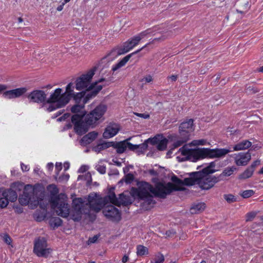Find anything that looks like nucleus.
I'll return each mask as SVG.
<instances>
[{"instance_id":"nucleus-4","label":"nucleus","mask_w":263,"mask_h":263,"mask_svg":"<svg viewBox=\"0 0 263 263\" xmlns=\"http://www.w3.org/2000/svg\"><path fill=\"white\" fill-rule=\"evenodd\" d=\"M96 67L89 70L85 74H82L76 80V88L78 90H82L83 89L92 90L93 96L96 94L102 89V86L98 85V83L104 81V79H100L98 81L90 85V82L94 76L96 70Z\"/></svg>"},{"instance_id":"nucleus-20","label":"nucleus","mask_w":263,"mask_h":263,"mask_svg":"<svg viewBox=\"0 0 263 263\" xmlns=\"http://www.w3.org/2000/svg\"><path fill=\"white\" fill-rule=\"evenodd\" d=\"M119 124L116 123H109L105 128L103 133V137L105 139L111 138L116 136L120 130Z\"/></svg>"},{"instance_id":"nucleus-31","label":"nucleus","mask_w":263,"mask_h":263,"mask_svg":"<svg viewBox=\"0 0 263 263\" xmlns=\"http://www.w3.org/2000/svg\"><path fill=\"white\" fill-rule=\"evenodd\" d=\"M49 222L50 226L54 229L60 226L62 223V221L59 217H54L50 218Z\"/></svg>"},{"instance_id":"nucleus-53","label":"nucleus","mask_w":263,"mask_h":263,"mask_svg":"<svg viewBox=\"0 0 263 263\" xmlns=\"http://www.w3.org/2000/svg\"><path fill=\"white\" fill-rule=\"evenodd\" d=\"M134 114L137 116L142 118H143V119H149L150 117V116L148 114H146V113L141 114V113H137V112H135Z\"/></svg>"},{"instance_id":"nucleus-62","label":"nucleus","mask_w":263,"mask_h":263,"mask_svg":"<svg viewBox=\"0 0 263 263\" xmlns=\"http://www.w3.org/2000/svg\"><path fill=\"white\" fill-rule=\"evenodd\" d=\"M87 168L86 166H81L80 169L79 170V172L80 173H83L87 170Z\"/></svg>"},{"instance_id":"nucleus-43","label":"nucleus","mask_w":263,"mask_h":263,"mask_svg":"<svg viewBox=\"0 0 263 263\" xmlns=\"http://www.w3.org/2000/svg\"><path fill=\"white\" fill-rule=\"evenodd\" d=\"M9 203V201L7 200V198L3 196L0 198V208H6Z\"/></svg>"},{"instance_id":"nucleus-55","label":"nucleus","mask_w":263,"mask_h":263,"mask_svg":"<svg viewBox=\"0 0 263 263\" xmlns=\"http://www.w3.org/2000/svg\"><path fill=\"white\" fill-rule=\"evenodd\" d=\"M69 116H70L69 114H68V113L64 114L62 116H61V117L57 119V121H64V120H65L67 118H68V117H69Z\"/></svg>"},{"instance_id":"nucleus-49","label":"nucleus","mask_w":263,"mask_h":263,"mask_svg":"<svg viewBox=\"0 0 263 263\" xmlns=\"http://www.w3.org/2000/svg\"><path fill=\"white\" fill-rule=\"evenodd\" d=\"M50 105L48 106V107L44 106V107L46 108V110L49 111L51 112L52 111L58 108L57 107V104L54 103H49Z\"/></svg>"},{"instance_id":"nucleus-6","label":"nucleus","mask_w":263,"mask_h":263,"mask_svg":"<svg viewBox=\"0 0 263 263\" xmlns=\"http://www.w3.org/2000/svg\"><path fill=\"white\" fill-rule=\"evenodd\" d=\"M85 201L82 198H77L72 201V209L70 212L71 218L74 221H79L82 217V214H89L90 211H92L89 203H84Z\"/></svg>"},{"instance_id":"nucleus-54","label":"nucleus","mask_w":263,"mask_h":263,"mask_svg":"<svg viewBox=\"0 0 263 263\" xmlns=\"http://www.w3.org/2000/svg\"><path fill=\"white\" fill-rule=\"evenodd\" d=\"M260 164V161L259 160H256L254 161L250 166H249V167L252 170L253 172H254L255 167L256 166Z\"/></svg>"},{"instance_id":"nucleus-1","label":"nucleus","mask_w":263,"mask_h":263,"mask_svg":"<svg viewBox=\"0 0 263 263\" xmlns=\"http://www.w3.org/2000/svg\"><path fill=\"white\" fill-rule=\"evenodd\" d=\"M196 173L197 172L192 173L190 175L191 177L185 178L183 181L176 176H173L172 178V180L174 184L172 183L164 184L162 182H158L156 184L155 187L147 182H143L138 190V196L139 198L144 201L143 205L147 204L151 206L155 203L153 200V196L165 198L172 191L181 190L180 187H177V185L181 186L182 185L197 184L198 176L195 175Z\"/></svg>"},{"instance_id":"nucleus-56","label":"nucleus","mask_w":263,"mask_h":263,"mask_svg":"<svg viewBox=\"0 0 263 263\" xmlns=\"http://www.w3.org/2000/svg\"><path fill=\"white\" fill-rule=\"evenodd\" d=\"M21 166L22 171L24 172H27L29 170V167L28 165H25L24 163H22L21 164Z\"/></svg>"},{"instance_id":"nucleus-12","label":"nucleus","mask_w":263,"mask_h":263,"mask_svg":"<svg viewBox=\"0 0 263 263\" xmlns=\"http://www.w3.org/2000/svg\"><path fill=\"white\" fill-rule=\"evenodd\" d=\"M106 111V107L104 105L100 104L97 106L92 111L88 114L85 120L87 124L92 125L100 120Z\"/></svg>"},{"instance_id":"nucleus-11","label":"nucleus","mask_w":263,"mask_h":263,"mask_svg":"<svg viewBox=\"0 0 263 263\" xmlns=\"http://www.w3.org/2000/svg\"><path fill=\"white\" fill-rule=\"evenodd\" d=\"M33 252L39 257H47L51 249L47 248V241L44 238L39 237L34 241Z\"/></svg>"},{"instance_id":"nucleus-59","label":"nucleus","mask_w":263,"mask_h":263,"mask_svg":"<svg viewBox=\"0 0 263 263\" xmlns=\"http://www.w3.org/2000/svg\"><path fill=\"white\" fill-rule=\"evenodd\" d=\"M168 79H171L172 81H176L177 79V75H172L170 77H168Z\"/></svg>"},{"instance_id":"nucleus-17","label":"nucleus","mask_w":263,"mask_h":263,"mask_svg":"<svg viewBox=\"0 0 263 263\" xmlns=\"http://www.w3.org/2000/svg\"><path fill=\"white\" fill-rule=\"evenodd\" d=\"M234 161L237 166H245L251 159V155L249 152L239 153L234 155Z\"/></svg>"},{"instance_id":"nucleus-37","label":"nucleus","mask_w":263,"mask_h":263,"mask_svg":"<svg viewBox=\"0 0 263 263\" xmlns=\"http://www.w3.org/2000/svg\"><path fill=\"white\" fill-rule=\"evenodd\" d=\"M255 194L253 190H247L240 192L239 195L243 198H248Z\"/></svg>"},{"instance_id":"nucleus-14","label":"nucleus","mask_w":263,"mask_h":263,"mask_svg":"<svg viewBox=\"0 0 263 263\" xmlns=\"http://www.w3.org/2000/svg\"><path fill=\"white\" fill-rule=\"evenodd\" d=\"M47 95L45 92L41 90H35L31 91L27 96L30 102L42 103L46 101Z\"/></svg>"},{"instance_id":"nucleus-51","label":"nucleus","mask_w":263,"mask_h":263,"mask_svg":"<svg viewBox=\"0 0 263 263\" xmlns=\"http://www.w3.org/2000/svg\"><path fill=\"white\" fill-rule=\"evenodd\" d=\"M99 235H95L92 237H90L87 241L88 245H90L91 243H94L97 242L98 239L99 238Z\"/></svg>"},{"instance_id":"nucleus-23","label":"nucleus","mask_w":263,"mask_h":263,"mask_svg":"<svg viewBox=\"0 0 263 263\" xmlns=\"http://www.w3.org/2000/svg\"><path fill=\"white\" fill-rule=\"evenodd\" d=\"M74 86L73 83H69L66 87L65 91L64 92L66 94V97L68 99V102L71 97L74 99L81 98L83 97L84 93L83 92L76 93L74 91Z\"/></svg>"},{"instance_id":"nucleus-30","label":"nucleus","mask_w":263,"mask_h":263,"mask_svg":"<svg viewBox=\"0 0 263 263\" xmlns=\"http://www.w3.org/2000/svg\"><path fill=\"white\" fill-rule=\"evenodd\" d=\"M254 172L252 170L248 167L242 173L238 176L240 180H246L251 178L253 175Z\"/></svg>"},{"instance_id":"nucleus-13","label":"nucleus","mask_w":263,"mask_h":263,"mask_svg":"<svg viewBox=\"0 0 263 263\" xmlns=\"http://www.w3.org/2000/svg\"><path fill=\"white\" fill-rule=\"evenodd\" d=\"M27 91L26 87H20L15 89L5 91L3 97L6 99H14L23 97Z\"/></svg>"},{"instance_id":"nucleus-10","label":"nucleus","mask_w":263,"mask_h":263,"mask_svg":"<svg viewBox=\"0 0 263 263\" xmlns=\"http://www.w3.org/2000/svg\"><path fill=\"white\" fill-rule=\"evenodd\" d=\"M48 103H54L57 104V107L62 108L68 103V99L66 97V94L63 92L61 88L55 89L50 93L49 97L47 99Z\"/></svg>"},{"instance_id":"nucleus-36","label":"nucleus","mask_w":263,"mask_h":263,"mask_svg":"<svg viewBox=\"0 0 263 263\" xmlns=\"http://www.w3.org/2000/svg\"><path fill=\"white\" fill-rule=\"evenodd\" d=\"M127 148V142H122L117 145V151L118 153H123Z\"/></svg>"},{"instance_id":"nucleus-9","label":"nucleus","mask_w":263,"mask_h":263,"mask_svg":"<svg viewBox=\"0 0 263 263\" xmlns=\"http://www.w3.org/2000/svg\"><path fill=\"white\" fill-rule=\"evenodd\" d=\"M51 206L58 215L64 218L69 215V206L67 203V198L65 195H61L56 199L52 198Z\"/></svg>"},{"instance_id":"nucleus-44","label":"nucleus","mask_w":263,"mask_h":263,"mask_svg":"<svg viewBox=\"0 0 263 263\" xmlns=\"http://www.w3.org/2000/svg\"><path fill=\"white\" fill-rule=\"evenodd\" d=\"M96 168L101 174H104L106 173V166L104 165L98 164L96 166Z\"/></svg>"},{"instance_id":"nucleus-5","label":"nucleus","mask_w":263,"mask_h":263,"mask_svg":"<svg viewBox=\"0 0 263 263\" xmlns=\"http://www.w3.org/2000/svg\"><path fill=\"white\" fill-rule=\"evenodd\" d=\"M114 192V188L109 190L108 195L104 198L96 194H90L87 198L90 209L95 212H99L105 203L108 201L116 205L119 203Z\"/></svg>"},{"instance_id":"nucleus-50","label":"nucleus","mask_w":263,"mask_h":263,"mask_svg":"<svg viewBox=\"0 0 263 263\" xmlns=\"http://www.w3.org/2000/svg\"><path fill=\"white\" fill-rule=\"evenodd\" d=\"M62 169V164L61 163H56L55 164V176H58L60 172Z\"/></svg>"},{"instance_id":"nucleus-28","label":"nucleus","mask_w":263,"mask_h":263,"mask_svg":"<svg viewBox=\"0 0 263 263\" xmlns=\"http://www.w3.org/2000/svg\"><path fill=\"white\" fill-rule=\"evenodd\" d=\"M205 208L204 203L200 202L193 204L190 209V212L192 214H196L203 211Z\"/></svg>"},{"instance_id":"nucleus-57","label":"nucleus","mask_w":263,"mask_h":263,"mask_svg":"<svg viewBox=\"0 0 263 263\" xmlns=\"http://www.w3.org/2000/svg\"><path fill=\"white\" fill-rule=\"evenodd\" d=\"M66 3H65V1L64 0V1L62 3V4L58 6V7L57 8V10L58 11H61L63 9L64 6Z\"/></svg>"},{"instance_id":"nucleus-64","label":"nucleus","mask_w":263,"mask_h":263,"mask_svg":"<svg viewBox=\"0 0 263 263\" xmlns=\"http://www.w3.org/2000/svg\"><path fill=\"white\" fill-rule=\"evenodd\" d=\"M64 167L65 171L67 170L69 168V163H65L64 164Z\"/></svg>"},{"instance_id":"nucleus-15","label":"nucleus","mask_w":263,"mask_h":263,"mask_svg":"<svg viewBox=\"0 0 263 263\" xmlns=\"http://www.w3.org/2000/svg\"><path fill=\"white\" fill-rule=\"evenodd\" d=\"M104 216L112 221H119L121 215L118 209L112 205L106 207L103 211Z\"/></svg>"},{"instance_id":"nucleus-52","label":"nucleus","mask_w":263,"mask_h":263,"mask_svg":"<svg viewBox=\"0 0 263 263\" xmlns=\"http://www.w3.org/2000/svg\"><path fill=\"white\" fill-rule=\"evenodd\" d=\"M167 37V35H163L160 37L154 39L152 42V43H155L156 42H162Z\"/></svg>"},{"instance_id":"nucleus-63","label":"nucleus","mask_w":263,"mask_h":263,"mask_svg":"<svg viewBox=\"0 0 263 263\" xmlns=\"http://www.w3.org/2000/svg\"><path fill=\"white\" fill-rule=\"evenodd\" d=\"M128 256L125 255L123 257V258L122 259V261L123 262L125 263L128 261Z\"/></svg>"},{"instance_id":"nucleus-22","label":"nucleus","mask_w":263,"mask_h":263,"mask_svg":"<svg viewBox=\"0 0 263 263\" xmlns=\"http://www.w3.org/2000/svg\"><path fill=\"white\" fill-rule=\"evenodd\" d=\"M72 122L74 124V131L78 135H82L88 131V126L89 125L87 124L86 120L85 123L82 121V120H76L75 122Z\"/></svg>"},{"instance_id":"nucleus-32","label":"nucleus","mask_w":263,"mask_h":263,"mask_svg":"<svg viewBox=\"0 0 263 263\" xmlns=\"http://www.w3.org/2000/svg\"><path fill=\"white\" fill-rule=\"evenodd\" d=\"M110 146V144L107 142L100 143L94 146L92 148L93 151L97 153H100L102 151L108 148Z\"/></svg>"},{"instance_id":"nucleus-41","label":"nucleus","mask_w":263,"mask_h":263,"mask_svg":"<svg viewBox=\"0 0 263 263\" xmlns=\"http://www.w3.org/2000/svg\"><path fill=\"white\" fill-rule=\"evenodd\" d=\"M182 137V140H179L177 141L176 142L174 143V147H177L180 146H181L182 144H183L184 143L186 142L189 138H188V136L186 135L185 137L184 136H181Z\"/></svg>"},{"instance_id":"nucleus-27","label":"nucleus","mask_w":263,"mask_h":263,"mask_svg":"<svg viewBox=\"0 0 263 263\" xmlns=\"http://www.w3.org/2000/svg\"><path fill=\"white\" fill-rule=\"evenodd\" d=\"M251 145L252 143L249 140H243L234 146L233 151H238L244 150L249 148L251 146Z\"/></svg>"},{"instance_id":"nucleus-25","label":"nucleus","mask_w":263,"mask_h":263,"mask_svg":"<svg viewBox=\"0 0 263 263\" xmlns=\"http://www.w3.org/2000/svg\"><path fill=\"white\" fill-rule=\"evenodd\" d=\"M2 196L7 198L8 201L14 202L17 198V194L16 192L11 189L4 191L2 193Z\"/></svg>"},{"instance_id":"nucleus-60","label":"nucleus","mask_w":263,"mask_h":263,"mask_svg":"<svg viewBox=\"0 0 263 263\" xmlns=\"http://www.w3.org/2000/svg\"><path fill=\"white\" fill-rule=\"evenodd\" d=\"M53 167V164L52 163H48L47 165V169L51 171L52 170Z\"/></svg>"},{"instance_id":"nucleus-35","label":"nucleus","mask_w":263,"mask_h":263,"mask_svg":"<svg viewBox=\"0 0 263 263\" xmlns=\"http://www.w3.org/2000/svg\"><path fill=\"white\" fill-rule=\"evenodd\" d=\"M209 143L205 139L194 140L189 144L190 146L206 145Z\"/></svg>"},{"instance_id":"nucleus-33","label":"nucleus","mask_w":263,"mask_h":263,"mask_svg":"<svg viewBox=\"0 0 263 263\" xmlns=\"http://www.w3.org/2000/svg\"><path fill=\"white\" fill-rule=\"evenodd\" d=\"M148 254V249L147 247L142 246L138 245L137 246V254L138 256H143Z\"/></svg>"},{"instance_id":"nucleus-61","label":"nucleus","mask_w":263,"mask_h":263,"mask_svg":"<svg viewBox=\"0 0 263 263\" xmlns=\"http://www.w3.org/2000/svg\"><path fill=\"white\" fill-rule=\"evenodd\" d=\"M148 172L151 175H153V176H157L158 175L157 172L153 169L149 170L148 171Z\"/></svg>"},{"instance_id":"nucleus-47","label":"nucleus","mask_w":263,"mask_h":263,"mask_svg":"<svg viewBox=\"0 0 263 263\" xmlns=\"http://www.w3.org/2000/svg\"><path fill=\"white\" fill-rule=\"evenodd\" d=\"M153 80V77L151 75H147L142 78L141 80L143 83H150Z\"/></svg>"},{"instance_id":"nucleus-40","label":"nucleus","mask_w":263,"mask_h":263,"mask_svg":"<svg viewBox=\"0 0 263 263\" xmlns=\"http://www.w3.org/2000/svg\"><path fill=\"white\" fill-rule=\"evenodd\" d=\"M164 261V256L161 254L156 255L153 259L151 261L152 263H163Z\"/></svg>"},{"instance_id":"nucleus-58","label":"nucleus","mask_w":263,"mask_h":263,"mask_svg":"<svg viewBox=\"0 0 263 263\" xmlns=\"http://www.w3.org/2000/svg\"><path fill=\"white\" fill-rule=\"evenodd\" d=\"M7 89V86L5 84H0V93L4 91Z\"/></svg>"},{"instance_id":"nucleus-18","label":"nucleus","mask_w":263,"mask_h":263,"mask_svg":"<svg viewBox=\"0 0 263 263\" xmlns=\"http://www.w3.org/2000/svg\"><path fill=\"white\" fill-rule=\"evenodd\" d=\"M147 141L153 144H157V148L159 151L165 150L168 143V140L161 135H158L152 139H148Z\"/></svg>"},{"instance_id":"nucleus-45","label":"nucleus","mask_w":263,"mask_h":263,"mask_svg":"<svg viewBox=\"0 0 263 263\" xmlns=\"http://www.w3.org/2000/svg\"><path fill=\"white\" fill-rule=\"evenodd\" d=\"M134 179V176L131 173H128L125 176V181L126 183H130Z\"/></svg>"},{"instance_id":"nucleus-24","label":"nucleus","mask_w":263,"mask_h":263,"mask_svg":"<svg viewBox=\"0 0 263 263\" xmlns=\"http://www.w3.org/2000/svg\"><path fill=\"white\" fill-rule=\"evenodd\" d=\"M97 133L95 132H90L83 137L80 140V143L82 145L85 146L92 142L97 138Z\"/></svg>"},{"instance_id":"nucleus-2","label":"nucleus","mask_w":263,"mask_h":263,"mask_svg":"<svg viewBox=\"0 0 263 263\" xmlns=\"http://www.w3.org/2000/svg\"><path fill=\"white\" fill-rule=\"evenodd\" d=\"M231 151L227 148H201L196 149L188 148L186 145L180 148L178 153L180 156H177L179 161L191 160L195 162L198 160L209 158H219L224 157Z\"/></svg>"},{"instance_id":"nucleus-8","label":"nucleus","mask_w":263,"mask_h":263,"mask_svg":"<svg viewBox=\"0 0 263 263\" xmlns=\"http://www.w3.org/2000/svg\"><path fill=\"white\" fill-rule=\"evenodd\" d=\"M150 29L143 31L133 38L128 40L123 44L122 47L113 49L109 54H116L119 55L125 54L137 46L141 39L145 37L148 34L151 33Z\"/></svg>"},{"instance_id":"nucleus-16","label":"nucleus","mask_w":263,"mask_h":263,"mask_svg":"<svg viewBox=\"0 0 263 263\" xmlns=\"http://www.w3.org/2000/svg\"><path fill=\"white\" fill-rule=\"evenodd\" d=\"M194 130L193 120L191 119L182 122L179 126L180 136L185 137V136L187 135L188 138H189V134L193 132Z\"/></svg>"},{"instance_id":"nucleus-26","label":"nucleus","mask_w":263,"mask_h":263,"mask_svg":"<svg viewBox=\"0 0 263 263\" xmlns=\"http://www.w3.org/2000/svg\"><path fill=\"white\" fill-rule=\"evenodd\" d=\"M47 190L48 192L50 194V202L51 203V198L56 199L58 198L61 195H65L64 194H60L58 196H56L57 194L59 193V190L57 187V186L54 184H50L47 187Z\"/></svg>"},{"instance_id":"nucleus-48","label":"nucleus","mask_w":263,"mask_h":263,"mask_svg":"<svg viewBox=\"0 0 263 263\" xmlns=\"http://www.w3.org/2000/svg\"><path fill=\"white\" fill-rule=\"evenodd\" d=\"M256 216V213L255 212H250L248 213L246 215V221H252Z\"/></svg>"},{"instance_id":"nucleus-34","label":"nucleus","mask_w":263,"mask_h":263,"mask_svg":"<svg viewBox=\"0 0 263 263\" xmlns=\"http://www.w3.org/2000/svg\"><path fill=\"white\" fill-rule=\"evenodd\" d=\"M117 201L119 203H117L116 205L120 206L122 204H127L128 203V197L124 195L123 193L120 194L119 197L117 198Z\"/></svg>"},{"instance_id":"nucleus-38","label":"nucleus","mask_w":263,"mask_h":263,"mask_svg":"<svg viewBox=\"0 0 263 263\" xmlns=\"http://www.w3.org/2000/svg\"><path fill=\"white\" fill-rule=\"evenodd\" d=\"M147 147V144L145 143H143L142 144L139 145H134L129 142H127V148L130 150H136L139 147L141 148H146Z\"/></svg>"},{"instance_id":"nucleus-46","label":"nucleus","mask_w":263,"mask_h":263,"mask_svg":"<svg viewBox=\"0 0 263 263\" xmlns=\"http://www.w3.org/2000/svg\"><path fill=\"white\" fill-rule=\"evenodd\" d=\"M3 239L4 242L8 245H11L12 239L11 237L7 234H4L3 236Z\"/></svg>"},{"instance_id":"nucleus-7","label":"nucleus","mask_w":263,"mask_h":263,"mask_svg":"<svg viewBox=\"0 0 263 263\" xmlns=\"http://www.w3.org/2000/svg\"><path fill=\"white\" fill-rule=\"evenodd\" d=\"M18 200L20 204L23 205L30 204L32 209L36 207L39 202L36 189L30 184L25 185L23 194Z\"/></svg>"},{"instance_id":"nucleus-21","label":"nucleus","mask_w":263,"mask_h":263,"mask_svg":"<svg viewBox=\"0 0 263 263\" xmlns=\"http://www.w3.org/2000/svg\"><path fill=\"white\" fill-rule=\"evenodd\" d=\"M84 106L81 105H75L71 108V111L74 114L71 117V121L75 122L76 120H81L85 115L86 111L84 110Z\"/></svg>"},{"instance_id":"nucleus-3","label":"nucleus","mask_w":263,"mask_h":263,"mask_svg":"<svg viewBox=\"0 0 263 263\" xmlns=\"http://www.w3.org/2000/svg\"><path fill=\"white\" fill-rule=\"evenodd\" d=\"M215 166V163L212 162L207 166H204L201 171L197 172L195 174L198 176L197 184L201 189L209 190L214 186L215 184L220 181L219 178L209 175L210 174L216 172Z\"/></svg>"},{"instance_id":"nucleus-42","label":"nucleus","mask_w":263,"mask_h":263,"mask_svg":"<svg viewBox=\"0 0 263 263\" xmlns=\"http://www.w3.org/2000/svg\"><path fill=\"white\" fill-rule=\"evenodd\" d=\"M224 198L229 203L234 202L236 201L235 196L232 194L224 195Z\"/></svg>"},{"instance_id":"nucleus-29","label":"nucleus","mask_w":263,"mask_h":263,"mask_svg":"<svg viewBox=\"0 0 263 263\" xmlns=\"http://www.w3.org/2000/svg\"><path fill=\"white\" fill-rule=\"evenodd\" d=\"M237 170L235 166L228 167L226 168L222 173L217 178H220V181L222 179V178L225 176H230L233 174V173Z\"/></svg>"},{"instance_id":"nucleus-19","label":"nucleus","mask_w":263,"mask_h":263,"mask_svg":"<svg viewBox=\"0 0 263 263\" xmlns=\"http://www.w3.org/2000/svg\"><path fill=\"white\" fill-rule=\"evenodd\" d=\"M151 43H148L145 45L144 46H143L140 49H139L138 50L135 51V52H133L132 53L128 54L126 55V57H124L121 61H120L119 62L116 63V64L112 66L111 70L113 71V72H115L116 71H117L118 70H119L121 67L125 66V65L126 64V63L129 61V59L132 57V55L137 54L139 53L140 51H141L143 49L147 47L148 45H149Z\"/></svg>"},{"instance_id":"nucleus-39","label":"nucleus","mask_w":263,"mask_h":263,"mask_svg":"<svg viewBox=\"0 0 263 263\" xmlns=\"http://www.w3.org/2000/svg\"><path fill=\"white\" fill-rule=\"evenodd\" d=\"M58 176H54V179L56 181L60 182H66L69 178V175L68 174H64L59 177H58Z\"/></svg>"}]
</instances>
